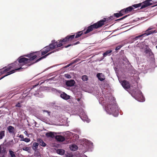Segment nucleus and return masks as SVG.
<instances>
[{
	"label": "nucleus",
	"mask_w": 157,
	"mask_h": 157,
	"mask_svg": "<svg viewBox=\"0 0 157 157\" xmlns=\"http://www.w3.org/2000/svg\"><path fill=\"white\" fill-rule=\"evenodd\" d=\"M59 49H57L56 50L53 51V52H51L47 54L46 55L41 57L39 58V59H37L36 60V61L35 62H33V63H31L29 64H28L27 65V67H21L20 66V64H19V63L18 61H16L13 62V63H11L10 65V67L12 68V70H11L10 71H9L7 73V74L6 75H4L3 76H2L1 78H0V80L2 79L3 78L7 76L8 75H10L12 74L13 73L16 72V71H17L18 70H20V69H25L29 67L31 65L34 64L35 63H36L40 60H41L45 58L46 57L50 55L52 53H53L55 52H56V51H58L59 50Z\"/></svg>",
	"instance_id": "1"
},
{
	"label": "nucleus",
	"mask_w": 157,
	"mask_h": 157,
	"mask_svg": "<svg viewBox=\"0 0 157 157\" xmlns=\"http://www.w3.org/2000/svg\"><path fill=\"white\" fill-rule=\"evenodd\" d=\"M105 106V110L109 114H112L115 117L118 115V111L117 109V105L113 98L110 97Z\"/></svg>",
	"instance_id": "2"
},
{
	"label": "nucleus",
	"mask_w": 157,
	"mask_h": 157,
	"mask_svg": "<svg viewBox=\"0 0 157 157\" xmlns=\"http://www.w3.org/2000/svg\"><path fill=\"white\" fill-rule=\"evenodd\" d=\"M36 52H35L36 53ZM35 52H33L29 54L25 55V56L28 57L29 58H27L22 57H20L17 59L21 67H22L23 66L27 65L26 67L28 64L33 63H31V61L34 60L37 57V56L35 54Z\"/></svg>",
	"instance_id": "3"
},
{
	"label": "nucleus",
	"mask_w": 157,
	"mask_h": 157,
	"mask_svg": "<svg viewBox=\"0 0 157 157\" xmlns=\"http://www.w3.org/2000/svg\"><path fill=\"white\" fill-rule=\"evenodd\" d=\"M111 21L109 17L108 18H104L103 19L97 22L88 26L86 31L84 32V34H86L89 33L92 31L94 29H97L102 27L104 25L105 23V22H108Z\"/></svg>",
	"instance_id": "4"
},
{
	"label": "nucleus",
	"mask_w": 157,
	"mask_h": 157,
	"mask_svg": "<svg viewBox=\"0 0 157 157\" xmlns=\"http://www.w3.org/2000/svg\"><path fill=\"white\" fill-rule=\"evenodd\" d=\"M60 40H58L56 41L55 40H52V43L50 44L49 47L51 50H52L54 48L60 47L63 46L62 43L59 42Z\"/></svg>",
	"instance_id": "5"
},
{
	"label": "nucleus",
	"mask_w": 157,
	"mask_h": 157,
	"mask_svg": "<svg viewBox=\"0 0 157 157\" xmlns=\"http://www.w3.org/2000/svg\"><path fill=\"white\" fill-rule=\"evenodd\" d=\"M75 35H68L63 39L60 40V42L62 43V45L65 44L67 42L71 41L74 39Z\"/></svg>",
	"instance_id": "6"
},
{
	"label": "nucleus",
	"mask_w": 157,
	"mask_h": 157,
	"mask_svg": "<svg viewBox=\"0 0 157 157\" xmlns=\"http://www.w3.org/2000/svg\"><path fill=\"white\" fill-rule=\"evenodd\" d=\"M136 99L140 101H144L145 99L142 95V93L140 90H139L137 92V94H136Z\"/></svg>",
	"instance_id": "7"
},
{
	"label": "nucleus",
	"mask_w": 157,
	"mask_h": 157,
	"mask_svg": "<svg viewBox=\"0 0 157 157\" xmlns=\"http://www.w3.org/2000/svg\"><path fill=\"white\" fill-rule=\"evenodd\" d=\"M152 1L151 0H145L142 2V5L140 9L146 8L149 6L153 5L154 3H151V2Z\"/></svg>",
	"instance_id": "8"
},
{
	"label": "nucleus",
	"mask_w": 157,
	"mask_h": 157,
	"mask_svg": "<svg viewBox=\"0 0 157 157\" xmlns=\"http://www.w3.org/2000/svg\"><path fill=\"white\" fill-rule=\"evenodd\" d=\"M12 69L11 67H10V65L9 64V65L7 67H3V68L0 69V73L1 74H3L6 72L7 73L10 71V70Z\"/></svg>",
	"instance_id": "9"
},
{
	"label": "nucleus",
	"mask_w": 157,
	"mask_h": 157,
	"mask_svg": "<svg viewBox=\"0 0 157 157\" xmlns=\"http://www.w3.org/2000/svg\"><path fill=\"white\" fill-rule=\"evenodd\" d=\"M121 85L125 89H128L130 88V85L129 82L125 80L122 81Z\"/></svg>",
	"instance_id": "10"
},
{
	"label": "nucleus",
	"mask_w": 157,
	"mask_h": 157,
	"mask_svg": "<svg viewBox=\"0 0 157 157\" xmlns=\"http://www.w3.org/2000/svg\"><path fill=\"white\" fill-rule=\"evenodd\" d=\"M75 82L74 80L71 79L67 81L66 82V85L67 86H74Z\"/></svg>",
	"instance_id": "11"
},
{
	"label": "nucleus",
	"mask_w": 157,
	"mask_h": 157,
	"mask_svg": "<svg viewBox=\"0 0 157 157\" xmlns=\"http://www.w3.org/2000/svg\"><path fill=\"white\" fill-rule=\"evenodd\" d=\"M60 97L65 100H67L70 98V96L64 92H63L60 94Z\"/></svg>",
	"instance_id": "12"
},
{
	"label": "nucleus",
	"mask_w": 157,
	"mask_h": 157,
	"mask_svg": "<svg viewBox=\"0 0 157 157\" xmlns=\"http://www.w3.org/2000/svg\"><path fill=\"white\" fill-rule=\"evenodd\" d=\"M55 138L59 141L63 142L65 140L64 137L63 136L60 135L56 136Z\"/></svg>",
	"instance_id": "13"
},
{
	"label": "nucleus",
	"mask_w": 157,
	"mask_h": 157,
	"mask_svg": "<svg viewBox=\"0 0 157 157\" xmlns=\"http://www.w3.org/2000/svg\"><path fill=\"white\" fill-rule=\"evenodd\" d=\"M56 133L54 132H50L46 133V135L48 137L53 138L55 137V134Z\"/></svg>",
	"instance_id": "14"
},
{
	"label": "nucleus",
	"mask_w": 157,
	"mask_h": 157,
	"mask_svg": "<svg viewBox=\"0 0 157 157\" xmlns=\"http://www.w3.org/2000/svg\"><path fill=\"white\" fill-rule=\"evenodd\" d=\"M37 141L39 144L40 145L43 146V147H45L46 144H45L42 140V139H38L37 140Z\"/></svg>",
	"instance_id": "15"
},
{
	"label": "nucleus",
	"mask_w": 157,
	"mask_h": 157,
	"mask_svg": "<svg viewBox=\"0 0 157 157\" xmlns=\"http://www.w3.org/2000/svg\"><path fill=\"white\" fill-rule=\"evenodd\" d=\"M125 9L124 12H126V13H128L131 12L134 9L132 6H130L127 8H126Z\"/></svg>",
	"instance_id": "16"
},
{
	"label": "nucleus",
	"mask_w": 157,
	"mask_h": 157,
	"mask_svg": "<svg viewBox=\"0 0 157 157\" xmlns=\"http://www.w3.org/2000/svg\"><path fill=\"white\" fill-rule=\"evenodd\" d=\"M7 129L9 132L10 133H14V128L12 126H9L7 127Z\"/></svg>",
	"instance_id": "17"
},
{
	"label": "nucleus",
	"mask_w": 157,
	"mask_h": 157,
	"mask_svg": "<svg viewBox=\"0 0 157 157\" xmlns=\"http://www.w3.org/2000/svg\"><path fill=\"white\" fill-rule=\"evenodd\" d=\"M157 33V31L156 30H150L148 31V32H146L145 33H144V34H145L146 36H148L151 34H153L154 33Z\"/></svg>",
	"instance_id": "18"
},
{
	"label": "nucleus",
	"mask_w": 157,
	"mask_h": 157,
	"mask_svg": "<svg viewBox=\"0 0 157 157\" xmlns=\"http://www.w3.org/2000/svg\"><path fill=\"white\" fill-rule=\"evenodd\" d=\"M84 31V30H82L76 33V36L75 37V38H77L80 37L83 33Z\"/></svg>",
	"instance_id": "19"
},
{
	"label": "nucleus",
	"mask_w": 157,
	"mask_h": 157,
	"mask_svg": "<svg viewBox=\"0 0 157 157\" xmlns=\"http://www.w3.org/2000/svg\"><path fill=\"white\" fill-rule=\"evenodd\" d=\"M101 73H98L97 74V76L98 78V79L100 81H103L105 79V78L104 77H101V75H102Z\"/></svg>",
	"instance_id": "20"
},
{
	"label": "nucleus",
	"mask_w": 157,
	"mask_h": 157,
	"mask_svg": "<svg viewBox=\"0 0 157 157\" xmlns=\"http://www.w3.org/2000/svg\"><path fill=\"white\" fill-rule=\"evenodd\" d=\"M70 149L72 151H75L78 148V147L75 144H73L70 147Z\"/></svg>",
	"instance_id": "21"
},
{
	"label": "nucleus",
	"mask_w": 157,
	"mask_h": 157,
	"mask_svg": "<svg viewBox=\"0 0 157 157\" xmlns=\"http://www.w3.org/2000/svg\"><path fill=\"white\" fill-rule=\"evenodd\" d=\"M5 131H0V140L2 139L5 136Z\"/></svg>",
	"instance_id": "22"
},
{
	"label": "nucleus",
	"mask_w": 157,
	"mask_h": 157,
	"mask_svg": "<svg viewBox=\"0 0 157 157\" xmlns=\"http://www.w3.org/2000/svg\"><path fill=\"white\" fill-rule=\"evenodd\" d=\"M57 152L58 154L62 155L64 154L65 151L62 149H58L57 151Z\"/></svg>",
	"instance_id": "23"
},
{
	"label": "nucleus",
	"mask_w": 157,
	"mask_h": 157,
	"mask_svg": "<svg viewBox=\"0 0 157 157\" xmlns=\"http://www.w3.org/2000/svg\"><path fill=\"white\" fill-rule=\"evenodd\" d=\"M38 145L39 144L38 143L34 142L33 144V149L35 151L38 148Z\"/></svg>",
	"instance_id": "24"
},
{
	"label": "nucleus",
	"mask_w": 157,
	"mask_h": 157,
	"mask_svg": "<svg viewBox=\"0 0 157 157\" xmlns=\"http://www.w3.org/2000/svg\"><path fill=\"white\" fill-rule=\"evenodd\" d=\"M112 50H108L106 51L105 53L103 54V56L104 57H105L107 55H109V54L112 52Z\"/></svg>",
	"instance_id": "25"
},
{
	"label": "nucleus",
	"mask_w": 157,
	"mask_h": 157,
	"mask_svg": "<svg viewBox=\"0 0 157 157\" xmlns=\"http://www.w3.org/2000/svg\"><path fill=\"white\" fill-rule=\"evenodd\" d=\"M22 149L28 152L29 153L30 152V147H23L22 148Z\"/></svg>",
	"instance_id": "26"
},
{
	"label": "nucleus",
	"mask_w": 157,
	"mask_h": 157,
	"mask_svg": "<svg viewBox=\"0 0 157 157\" xmlns=\"http://www.w3.org/2000/svg\"><path fill=\"white\" fill-rule=\"evenodd\" d=\"M142 3H139L137 4H135L134 5H133L132 6L133 7H135V8H137L138 7H141V6L142 5Z\"/></svg>",
	"instance_id": "27"
},
{
	"label": "nucleus",
	"mask_w": 157,
	"mask_h": 157,
	"mask_svg": "<svg viewBox=\"0 0 157 157\" xmlns=\"http://www.w3.org/2000/svg\"><path fill=\"white\" fill-rule=\"evenodd\" d=\"M82 79L83 81H87L88 80L87 76L86 75L82 76Z\"/></svg>",
	"instance_id": "28"
},
{
	"label": "nucleus",
	"mask_w": 157,
	"mask_h": 157,
	"mask_svg": "<svg viewBox=\"0 0 157 157\" xmlns=\"http://www.w3.org/2000/svg\"><path fill=\"white\" fill-rule=\"evenodd\" d=\"M10 154V157H16V156L14 152L10 150L9 151Z\"/></svg>",
	"instance_id": "29"
},
{
	"label": "nucleus",
	"mask_w": 157,
	"mask_h": 157,
	"mask_svg": "<svg viewBox=\"0 0 157 157\" xmlns=\"http://www.w3.org/2000/svg\"><path fill=\"white\" fill-rule=\"evenodd\" d=\"M113 15L115 17L117 18H118L122 16V14L120 13V12L118 13H114Z\"/></svg>",
	"instance_id": "30"
},
{
	"label": "nucleus",
	"mask_w": 157,
	"mask_h": 157,
	"mask_svg": "<svg viewBox=\"0 0 157 157\" xmlns=\"http://www.w3.org/2000/svg\"><path fill=\"white\" fill-rule=\"evenodd\" d=\"M79 43H80V42L79 41H78L77 42H76L74 43L73 44H68L67 46H63V47H62V48H63V47H65V48H67L68 47H70V46H72L73 45H75L76 44H79Z\"/></svg>",
	"instance_id": "31"
},
{
	"label": "nucleus",
	"mask_w": 157,
	"mask_h": 157,
	"mask_svg": "<svg viewBox=\"0 0 157 157\" xmlns=\"http://www.w3.org/2000/svg\"><path fill=\"white\" fill-rule=\"evenodd\" d=\"M30 139L28 138H25L23 139H21L20 141H24L26 142H29L30 141Z\"/></svg>",
	"instance_id": "32"
},
{
	"label": "nucleus",
	"mask_w": 157,
	"mask_h": 157,
	"mask_svg": "<svg viewBox=\"0 0 157 157\" xmlns=\"http://www.w3.org/2000/svg\"><path fill=\"white\" fill-rule=\"evenodd\" d=\"M144 35H145V34H144V33L140 35L137 36L134 39H135V40H137L138 39H139L140 38L143 36Z\"/></svg>",
	"instance_id": "33"
},
{
	"label": "nucleus",
	"mask_w": 157,
	"mask_h": 157,
	"mask_svg": "<svg viewBox=\"0 0 157 157\" xmlns=\"http://www.w3.org/2000/svg\"><path fill=\"white\" fill-rule=\"evenodd\" d=\"M125 10V9H123L121 10L120 12V13H121V14H122V16L125 14H126V12H124Z\"/></svg>",
	"instance_id": "34"
},
{
	"label": "nucleus",
	"mask_w": 157,
	"mask_h": 157,
	"mask_svg": "<svg viewBox=\"0 0 157 157\" xmlns=\"http://www.w3.org/2000/svg\"><path fill=\"white\" fill-rule=\"evenodd\" d=\"M64 76L67 78H71V76L68 74H65L64 75Z\"/></svg>",
	"instance_id": "35"
},
{
	"label": "nucleus",
	"mask_w": 157,
	"mask_h": 157,
	"mask_svg": "<svg viewBox=\"0 0 157 157\" xmlns=\"http://www.w3.org/2000/svg\"><path fill=\"white\" fill-rule=\"evenodd\" d=\"M128 15H126V16L123 17H122L121 18H120V19H118L117 20H116V21H120V20H123L124 18H125L126 17H127Z\"/></svg>",
	"instance_id": "36"
},
{
	"label": "nucleus",
	"mask_w": 157,
	"mask_h": 157,
	"mask_svg": "<svg viewBox=\"0 0 157 157\" xmlns=\"http://www.w3.org/2000/svg\"><path fill=\"white\" fill-rule=\"evenodd\" d=\"M123 46V45H119L117 46L115 49L117 51L121 48Z\"/></svg>",
	"instance_id": "37"
},
{
	"label": "nucleus",
	"mask_w": 157,
	"mask_h": 157,
	"mask_svg": "<svg viewBox=\"0 0 157 157\" xmlns=\"http://www.w3.org/2000/svg\"><path fill=\"white\" fill-rule=\"evenodd\" d=\"M48 52V51H46L45 50L44 51L41 52V55L42 56L44 55L45 54H47Z\"/></svg>",
	"instance_id": "38"
},
{
	"label": "nucleus",
	"mask_w": 157,
	"mask_h": 157,
	"mask_svg": "<svg viewBox=\"0 0 157 157\" xmlns=\"http://www.w3.org/2000/svg\"><path fill=\"white\" fill-rule=\"evenodd\" d=\"M6 148L4 147L2 148V153H6Z\"/></svg>",
	"instance_id": "39"
},
{
	"label": "nucleus",
	"mask_w": 157,
	"mask_h": 157,
	"mask_svg": "<svg viewBox=\"0 0 157 157\" xmlns=\"http://www.w3.org/2000/svg\"><path fill=\"white\" fill-rule=\"evenodd\" d=\"M46 51H48V52L51 50L49 46H47L46 47V49L45 50Z\"/></svg>",
	"instance_id": "40"
},
{
	"label": "nucleus",
	"mask_w": 157,
	"mask_h": 157,
	"mask_svg": "<svg viewBox=\"0 0 157 157\" xmlns=\"http://www.w3.org/2000/svg\"><path fill=\"white\" fill-rule=\"evenodd\" d=\"M152 29H153V28H152L151 26L149 27L145 31V32H148L149 31L151 30Z\"/></svg>",
	"instance_id": "41"
},
{
	"label": "nucleus",
	"mask_w": 157,
	"mask_h": 157,
	"mask_svg": "<svg viewBox=\"0 0 157 157\" xmlns=\"http://www.w3.org/2000/svg\"><path fill=\"white\" fill-rule=\"evenodd\" d=\"M115 17L114 15L113 16H111L110 17H109V18H110V19H111V21H112L114 19H115Z\"/></svg>",
	"instance_id": "42"
},
{
	"label": "nucleus",
	"mask_w": 157,
	"mask_h": 157,
	"mask_svg": "<svg viewBox=\"0 0 157 157\" xmlns=\"http://www.w3.org/2000/svg\"><path fill=\"white\" fill-rule=\"evenodd\" d=\"M72 64V63H70L69 64H68L66 66H65L64 67V68H66L68 67H70V66H71Z\"/></svg>",
	"instance_id": "43"
},
{
	"label": "nucleus",
	"mask_w": 157,
	"mask_h": 157,
	"mask_svg": "<svg viewBox=\"0 0 157 157\" xmlns=\"http://www.w3.org/2000/svg\"><path fill=\"white\" fill-rule=\"evenodd\" d=\"M15 106L16 107H21V105L20 104L19 102H18L17 104H16Z\"/></svg>",
	"instance_id": "44"
},
{
	"label": "nucleus",
	"mask_w": 157,
	"mask_h": 157,
	"mask_svg": "<svg viewBox=\"0 0 157 157\" xmlns=\"http://www.w3.org/2000/svg\"><path fill=\"white\" fill-rule=\"evenodd\" d=\"M43 112H47L48 113V115L49 116L50 115V112L46 110H43Z\"/></svg>",
	"instance_id": "45"
},
{
	"label": "nucleus",
	"mask_w": 157,
	"mask_h": 157,
	"mask_svg": "<svg viewBox=\"0 0 157 157\" xmlns=\"http://www.w3.org/2000/svg\"><path fill=\"white\" fill-rule=\"evenodd\" d=\"M19 137L21 138V139H23L24 138V136L23 135L21 134L19 136Z\"/></svg>",
	"instance_id": "46"
},
{
	"label": "nucleus",
	"mask_w": 157,
	"mask_h": 157,
	"mask_svg": "<svg viewBox=\"0 0 157 157\" xmlns=\"http://www.w3.org/2000/svg\"><path fill=\"white\" fill-rule=\"evenodd\" d=\"M151 3H154L153 5H154V6H157V2H153Z\"/></svg>",
	"instance_id": "47"
},
{
	"label": "nucleus",
	"mask_w": 157,
	"mask_h": 157,
	"mask_svg": "<svg viewBox=\"0 0 157 157\" xmlns=\"http://www.w3.org/2000/svg\"><path fill=\"white\" fill-rule=\"evenodd\" d=\"M66 157H73V156L71 155L68 154L66 155Z\"/></svg>",
	"instance_id": "48"
},
{
	"label": "nucleus",
	"mask_w": 157,
	"mask_h": 157,
	"mask_svg": "<svg viewBox=\"0 0 157 157\" xmlns=\"http://www.w3.org/2000/svg\"><path fill=\"white\" fill-rule=\"evenodd\" d=\"M2 148L1 146L0 145V154H1L2 153Z\"/></svg>",
	"instance_id": "49"
},
{
	"label": "nucleus",
	"mask_w": 157,
	"mask_h": 157,
	"mask_svg": "<svg viewBox=\"0 0 157 157\" xmlns=\"http://www.w3.org/2000/svg\"><path fill=\"white\" fill-rule=\"evenodd\" d=\"M10 142V143H14V142H13V140H11Z\"/></svg>",
	"instance_id": "50"
},
{
	"label": "nucleus",
	"mask_w": 157,
	"mask_h": 157,
	"mask_svg": "<svg viewBox=\"0 0 157 157\" xmlns=\"http://www.w3.org/2000/svg\"><path fill=\"white\" fill-rule=\"evenodd\" d=\"M80 98H78V99H77V101H80Z\"/></svg>",
	"instance_id": "51"
},
{
	"label": "nucleus",
	"mask_w": 157,
	"mask_h": 157,
	"mask_svg": "<svg viewBox=\"0 0 157 157\" xmlns=\"http://www.w3.org/2000/svg\"><path fill=\"white\" fill-rule=\"evenodd\" d=\"M156 48L157 49V45L156 46Z\"/></svg>",
	"instance_id": "52"
}]
</instances>
